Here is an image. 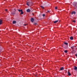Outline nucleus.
<instances>
[{"instance_id":"nucleus-1","label":"nucleus","mask_w":77,"mask_h":77,"mask_svg":"<svg viewBox=\"0 0 77 77\" xmlns=\"http://www.w3.org/2000/svg\"><path fill=\"white\" fill-rule=\"evenodd\" d=\"M33 5V3L32 2L29 1L26 2V5L28 6H32Z\"/></svg>"},{"instance_id":"nucleus-2","label":"nucleus","mask_w":77,"mask_h":77,"mask_svg":"<svg viewBox=\"0 0 77 77\" xmlns=\"http://www.w3.org/2000/svg\"><path fill=\"white\" fill-rule=\"evenodd\" d=\"M11 14L13 15H15V14H16V12L13 11V12H11Z\"/></svg>"},{"instance_id":"nucleus-3","label":"nucleus","mask_w":77,"mask_h":77,"mask_svg":"<svg viewBox=\"0 0 77 77\" xmlns=\"http://www.w3.org/2000/svg\"><path fill=\"white\" fill-rule=\"evenodd\" d=\"M63 48L65 49H67L68 48V45H66L65 46H63Z\"/></svg>"},{"instance_id":"nucleus-4","label":"nucleus","mask_w":77,"mask_h":77,"mask_svg":"<svg viewBox=\"0 0 77 77\" xmlns=\"http://www.w3.org/2000/svg\"><path fill=\"white\" fill-rule=\"evenodd\" d=\"M31 22H32V23H33V22H34V18H32L31 19Z\"/></svg>"},{"instance_id":"nucleus-5","label":"nucleus","mask_w":77,"mask_h":77,"mask_svg":"<svg viewBox=\"0 0 77 77\" xmlns=\"http://www.w3.org/2000/svg\"><path fill=\"white\" fill-rule=\"evenodd\" d=\"M75 8L76 10H77V4H75Z\"/></svg>"},{"instance_id":"nucleus-6","label":"nucleus","mask_w":77,"mask_h":77,"mask_svg":"<svg viewBox=\"0 0 77 77\" xmlns=\"http://www.w3.org/2000/svg\"><path fill=\"white\" fill-rule=\"evenodd\" d=\"M74 47H75V46H73L71 47V48L72 49V50H74Z\"/></svg>"},{"instance_id":"nucleus-7","label":"nucleus","mask_w":77,"mask_h":77,"mask_svg":"<svg viewBox=\"0 0 77 77\" xmlns=\"http://www.w3.org/2000/svg\"><path fill=\"white\" fill-rule=\"evenodd\" d=\"M60 69L61 71H62V70H64V67H62V68H60Z\"/></svg>"},{"instance_id":"nucleus-8","label":"nucleus","mask_w":77,"mask_h":77,"mask_svg":"<svg viewBox=\"0 0 77 77\" xmlns=\"http://www.w3.org/2000/svg\"><path fill=\"white\" fill-rule=\"evenodd\" d=\"M2 23H3V21L2 20L0 19V25H1L2 24Z\"/></svg>"},{"instance_id":"nucleus-9","label":"nucleus","mask_w":77,"mask_h":77,"mask_svg":"<svg viewBox=\"0 0 77 77\" xmlns=\"http://www.w3.org/2000/svg\"><path fill=\"white\" fill-rule=\"evenodd\" d=\"M70 40H73L74 38H73V37L71 36L70 38Z\"/></svg>"},{"instance_id":"nucleus-10","label":"nucleus","mask_w":77,"mask_h":77,"mask_svg":"<svg viewBox=\"0 0 77 77\" xmlns=\"http://www.w3.org/2000/svg\"><path fill=\"white\" fill-rule=\"evenodd\" d=\"M73 14H75V12L73 11L72 12L71 14L73 15Z\"/></svg>"},{"instance_id":"nucleus-11","label":"nucleus","mask_w":77,"mask_h":77,"mask_svg":"<svg viewBox=\"0 0 77 77\" xmlns=\"http://www.w3.org/2000/svg\"><path fill=\"white\" fill-rule=\"evenodd\" d=\"M26 11H27V12H30V10L28 9L26 10Z\"/></svg>"},{"instance_id":"nucleus-12","label":"nucleus","mask_w":77,"mask_h":77,"mask_svg":"<svg viewBox=\"0 0 77 77\" xmlns=\"http://www.w3.org/2000/svg\"><path fill=\"white\" fill-rule=\"evenodd\" d=\"M74 69L76 71H77V67L76 66H75Z\"/></svg>"},{"instance_id":"nucleus-13","label":"nucleus","mask_w":77,"mask_h":77,"mask_svg":"<svg viewBox=\"0 0 77 77\" xmlns=\"http://www.w3.org/2000/svg\"><path fill=\"white\" fill-rule=\"evenodd\" d=\"M58 21H59V20H57L55 21H54V23H57V22H58Z\"/></svg>"},{"instance_id":"nucleus-14","label":"nucleus","mask_w":77,"mask_h":77,"mask_svg":"<svg viewBox=\"0 0 77 77\" xmlns=\"http://www.w3.org/2000/svg\"><path fill=\"white\" fill-rule=\"evenodd\" d=\"M17 23V22L15 20L13 21V24H15Z\"/></svg>"},{"instance_id":"nucleus-15","label":"nucleus","mask_w":77,"mask_h":77,"mask_svg":"<svg viewBox=\"0 0 77 77\" xmlns=\"http://www.w3.org/2000/svg\"><path fill=\"white\" fill-rule=\"evenodd\" d=\"M68 74L69 75H71V73H70V72L69 71H68Z\"/></svg>"},{"instance_id":"nucleus-16","label":"nucleus","mask_w":77,"mask_h":77,"mask_svg":"<svg viewBox=\"0 0 77 77\" xmlns=\"http://www.w3.org/2000/svg\"><path fill=\"white\" fill-rule=\"evenodd\" d=\"M17 11H19V12H21L22 11H23V10H19V9H17Z\"/></svg>"},{"instance_id":"nucleus-17","label":"nucleus","mask_w":77,"mask_h":77,"mask_svg":"<svg viewBox=\"0 0 77 77\" xmlns=\"http://www.w3.org/2000/svg\"><path fill=\"white\" fill-rule=\"evenodd\" d=\"M64 44L66 45H68V43L66 42H64Z\"/></svg>"},{"instance_id":"nucleus-18","label":"nucleus","mask_w":77,"mask_h":77,"mask_svg":"<svg viewBox=\"0 0 77 77\" xmlns=\"http://www.w3.org/2000/svg\"><path fill=\"white\" fill-rule=\"evenodd\" d=\"M24 14V12H23V11H21V12L20 13V15H22V14Z\"/></svg>"},{"instance_id":"nucleus-19","label":"nucleus","mask_w":77,"mask_h":77,"mask_svg":"<svg viewBox=\"0 0 77 77\" xmlns=\"http://www.w3.org/2000/svg\"><path fill=\"white\" fill-rule=\"evenodd\" d=\"M64 52H65V53H68V51H67V50H65L64 51Z\"/></svg>"},{"instance_id":"nucleus-20","label":"nucleus","mask_w":77,"mask_h":77,"mask_svg":"<svg viewBox=\"0 0 77 77\" xmlns=\"http://www.w3.org/2000/svg\"><path fill=\"white\" fill-rule=\"evenodd\" d=\"M41 8H42V9H44V7L41 6Z\"/></svg>"},{"instance_id":"nucleus-21","label":"nucleus","mask_w":77,"mask_h":77,"mask_svg":"<svg viewBox=\"0 0 77 77\" xmlns=\"http://www.w3.org/2000/svg\"><path fill=\"white\" fill-rule=\"evenodd\" d=\"M72 21L73 23H75L76 22L75 20H72Z\"/></svg>"},{"instance_id":"nucleus-22","label":"nucleus","mask_w":77,"mask_h":77,"mask_svg":"<svg viewBox=\"0 0 77 77\" xmlns=\"http://www.w3.org/2000/svg\"><path fill=\"white\" fill-rule=\"evenodd\" d=\"M42 16H43V17H45V14H43L42 15Z\"/></svg>"},{"instance_id":"nucleus-23","label":"nucleus","mask_w":77,"mask_h":77,"mask_svg":"<svg viewBox=\"0 0 77 77\" xmlns=\"http://www.w3.org/2000/svg\"><path fill=\"white\" fill-rule=\"evenodd\" d=\"M55 8L56 9H57V7H56Z\"/></svg>"},{"instance_id":"nucleus-24","label":"nucleus","mask_w":77,"mask_h":77,"mask_svg":"<svg viewBox=\"0 0 77 77\" xmlns=\"http://www.w3.org/2000/svg\"><path fill=\"white\" fill-rule=\"evenodd\" d=\"M47 12H48V13H50V11H48Z\"/></svg>"},{"instance_id":"nucleus-25","label":"nucleus","mask_w":77,"mask_h":77,"mask_svg":"<svg viewBox=\"0 0 77 77\" xmlns=\"http://www.w3.org/2000/svg\"><path fill=\"white\" fill-rule=\"evenodd\" d=\"M34 24L35 25H37V24H38V23H35Z\"/></svg>"},{"instance_id":"nucleus-26","label":"nucleus","mask_w":77,"mask_h":77,"mask_svg":"<svg viewBox=\"0 0 77 77\" xmlns=\"http://www.w3.org/2000/svg\"><path fill=\"white\" fill-rule=\"evenodd\" d=\"M14 12H16V11H17V10H16V9H14Z\"/></svg>"},{"instance_id":"nucleus-27","label":"nucleus","mask_w":77,"mask_h":77,"mask_svg":"<svg viewBox=\"0 0 77 77\" xmlns=\"http://www.w3.org/2000/svg\"><path fill=\"white\" fill-rule=\"evenodd\" d=\"M8 11V9H5V11Z\"/></svg>"},{"instance_id":"nucleus-28","label":"nucleus","mask_w":77,"mask_h":77,"mask_svg":"<svg viewBox=\"0 0 77 77\" xmlns=\"http://www.w3.org/2000/svg\"><path fill=\"white\" fill-rule=\"evenodd\" d=\"M26 25H27V24H24V26H26Z\"/></svg>"},{"instance_id":"nucleus-29","label":"nucleus","mask_w":77,"mask_h":77,"mask_svg":"<svg viewBox=\"0 0 77 77\" xmlns=\"http://www.w3.org/2000/svg\"><path fill=\"white\" fill-rule=\"evenodd\" d=\"M75 56H76V57H77V54H76L75 55Z\"/></svg>"},{"instance_id":"nucleus-30","label":"nucleus","mask_w":77,"mask_h":77,"mask_svg":"<svg viewBox=\"0 0 77 77\" xmlns=\"http://www.w3.org/2000/svg\"><path fill=\"white\" fill-rule=\"evenodd\" d=\"M34 15V14H33V15Z\"/></svg>"}]
</instances>
